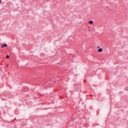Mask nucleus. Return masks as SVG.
Wrapping results in <instances>:
<instances>
[{"mask_svg":"<svg viewBox=\"0 0 128 128\" xmlns=\"http://www.w3.org/2000/svg\"><path fill=\"white\" fill-rule=\"evenodd\" d=\"M6 58H7V59L10 58V56L6 55Z\"/></svg>","mask_w":128,"mask_h":128,"instance_id":"423d86ee","label":"nucleus"},{"mask_svg":"<svg viewBox=\"0 0 128 128\" xmlns=\"http://www.w3.org/2000/svg\"><path fill=\"white\" fill-rule=\"evenodd\" d=\"M26 92H28V89H26Z\"/></svg>","mask_w":128,"mask_h":128,"instance_id":"6e6552de","label":"nucleus"},{"mask_svg":"<svg viewBox=\"0 0 128 128\" xmlns=\"http://www.w3.org/2000/svg\"><path fill=\"white\" fill-rule=\"evenodd\" d=\"M89 24H93L94 22L92 20H90L88 22Z\"/></svg>","mask_w":128,"mask_h":128,"instance_id":"20e7f679","label":"nucleus"},{"mask_svg":"<svg viewBox=\"0 0 128 128\" xmlns=\"http://www.w3.org/2000/svg\"><path fill=\"white\" fill-rule=\"evenodd\" d=\"M124 90H126V92L128 91V86H126V88H124Z\"/></svg>","mask_w":128,"mask_h":128,"instance_id":"39448f33","label":"nucleus"},{"mask_svg":"<svg viewBox=\"0 0 128 128\" xmlns=\"http://www.w3.org/2000/svg\"><path fill=\"white\" fill-rule=\"evenodd\" d=\"M98 52H102V48H99L98 50Z\"/></svg>","mask_w":128,"mask_h":128,"instance_id":"7ed1b4c3","label":"nucleus"},{"mask_svg":"<svg viewBox=\"0 0 128 128\" xmlns=\"http://www.w3.org/2000/svg\"><path fill=\"white\" fill-rule=\"evenodd\" d=\"M6 66H8V64L6 65Z\"/></svg>","mask_w":128,"mask_h":128,"instance_id":"9d476101","label":"nucleus"},{"mask_svg":"<svg viewBox=\"0 0 128 128\" xmlns=\"http://www.w3.org/2000/svg\"><path fill=\"white\" fill-rule=\"evenodd\" d=\"M0 4H2V0H0Z\"/></svg>","mask_w":128,"mask_h":128,"instance_id":"1a4fd4ad","label":"nucleus"},{"mask_svg":"<svg viewBox=\"0 0 128 128\" xmlns=\"http://www.w3.org/2000/svg\"><path fill=\"white\" fill-rule=\"evenodd\" d=\"M50 84H52V82H50L48 84V86H50Z\"/></svg>","mask_w":128,"mask_h":128,"instance_id":"0eeeda50","label":"nucleus"},{"mask_svg":"<svg viewBox=\"0 0 128 128\" xmlns=\"http://www.w3.org/2000/svg\"><path fill=\"white\" fill-rule=\"evenodd\" d=\"M98 48H100V46H98Z\"/></svg>","mask_w":128,"mask_h":128,"instance_id":"f8f14e48","label":"nucleus"},{"mask_svg":"<svg viewBox=\"0 0 128 128\" xmlns=\"http://www.w3.org/2000/svg\"><path fill=\"white\" fill-rule=\"evenodd\" d=\"M54 82H52V84H54Z\"/></svg>","mask_w":128,"mask_h":128,"instance_id":"9b49d317","label":"nucleus"},{"mask_svg":"<svg viewBox=\"0 0 128 128\" xmlns=\"http://www.w3.org/2000/svg\"><path fill=\"white\" fill-rule=\"evenodd\" d=\"M8 106L6 104L4 106H2V110H8Z\"/></svg>","mask_w":128,"mask_h":128,"instance_id":"f257e3e1","label":"nucleus"},{"mask_svg":"<svg viewBox=\"0 0 128 128\" xmlns=\"http://www.w3.org/2000/svg\"><path fill=\"white\" fill-rule=\"evenodd\" d=\"M6 46H8V44H2L1 45L2 48H6Z\"/></svg>","mask_w":128,"mask_h":128,"instance_id":"f03ea898","label":"nucleus"}]
</instances>
